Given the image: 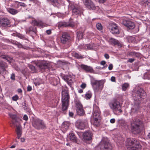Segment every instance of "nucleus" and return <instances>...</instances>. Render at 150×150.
<instances>
[{
    "label": "nucleus",
    "instance_id": "1",
    "mask_svg": "<svg viewBox=\"0 0 150 150\" xmlns=\"http://www.w3.org/2000/svg\"><path fill=\"white\" fill-rule=\"evenodd\" d=\"M133 100L139 103H140L146 96V93L144 89L139 87H136L134 90V92L132 94Z\"/></svg>",
    "mask_w": 150,
    "mask_h": 150
},
{
    "label": "nucleus",
    "instance_id": "2",
    "mask_svg": "<svg viewBox=\"0 0 150 150\" xmlns=\"http://www.w3.org/2000/svg\"><path fill=\"white\" fill-rule=\"evenodd\" d=\"M126 143L130 146L127 148L128 150H140L142 146L139 141L137 139L133 138L127 139Z\"/></svg>",
    "mask_w": 150,
    "mask_h": 150
},
{
    "label": "nucleus",
    "instance_id": "3",
    "mask_svg": "<svg viewBox=\"0 0 150 150\" xmlns=\"http://www.w3.org/2000/svg\"><path fill=\"white\" fill-rule=\"evenodd\" d=\"M62 110H67L69 105L70 96L68 91L64 89L62 92Z\"/></svg>",
    "mask_w": 150,
    "mask_h": 150
},
{
    "label": "nucleus",
    "instance_id": "4",
    "mask_svg": "<svg viewBox=\"0 0 150 150\" xmlns=\"http://www.w3.org/2000/svg\"><path fill=\"white\" fill-rule=\"evenodd\" d=\"M143 124L142 122L139 119L133 120L131 123V128L132 132L134 134H137L140 132V127Z\"/></svg>",
    "mask_w": 150,
    "mask_h": 150
},
{
    "label": "nucleus",
    "instance_id": "5",
    "mask_svg": "<svg viewBox=\"0 0 150 150\" xmlns=\"http://www.w3.org/2000/svg\"><path fill=\"white\" fill-rule=\"evenodd\" d=\"M31 122L33 126L38 130L42 129L47 128L43 121L38 118H32Z\"/></svg>",
    "mask_w": 150,
    "mask_h": 150
},
{
    "label": "nucleus",
    "instance_id": "6",
    "mask_svg": "<svg viewBox=\"0 0 150 150\" xmlns=\"http://www.w3.org/2000/svg\"><path fill=\"white\" fill-rule=\"evenodd\" d=\"M104 81L103 80H93L91 82L93 89L95 92H98L101 91L103 87Z\"/></svg>",
    "mask_w": 150,
    "mask_h": 150
},
{
    "label": "nucleus",
    "instance_id": "7",
    "mask_svg": "<svg viewBox=\"0 0 150 150\" xmlns=\"http://www.w3.org/2000/svg\"><path fill=\"white\" fill-rule=\"evenodd\" d=\"M98 147L100 150H111L112 146L107 138H103L100 143Z\"/></svg>",
    "mask_w": 150,
    "mask_h": 150
},
{
    "label": "nucleus",
    "instance_id": "8",
    "mask_svg": "<svg viewBox=\"0 0 150 150\" xmlns=\"http://www.w3.org/2000/svg\"><path fill=\"white\" fill-rule=\"evenodd\" d=\"M60 40L61 43L65 45L67 47H69L71 45V37L69 34L67 32L62 33L61 37Z\"/></svg>",
    "mask_w": 150,
    "mask_h": 150
},
{
    "label": "nucleus",
    "instance_id": "9",
    "mask_svg": "<svg viewBox=\"0 0 150 150\" xmlns=\"http://www.w3.org/2000/svg\"><path fill=\"white\" fill-rule=\"evenodd\" d=\"M109 105L113 111H119L120 113L122 112L121 110V105L119 101L115 100L113 102L110 103Z\"/></svg>",
    "mask_w": 150,
    "mask_h": 150
},
{
    "label": "nucleus",
    "instance_id": "10",
    "mask_svg": "<svg viewBox=\"0 0 150 150\" xmlns=\"http://www.w3.org/2000/svg\"><path fill=\"white\" fill-rule=\"evenodd\" d=\"M76 107L77 114L79 116H83L85 114V111L82 105L79 100L75 101Z\"/></svg>",
    "mask_w": 150,
    "mask_h": 150
},
{
    "label": "nucleus",
    "instance_id": "11",
    "mask_svg": "<svg viewBox=\"0 0 150 150\" xmlns=\"http://www.w3.org/2000/svg\"><path fill=\"white\" fill-rule=\"evenodd\" d=\"M88 125L87 121L86 120H79L77 121L75 123L76 127L80 129H83Z\"/></svg>",
    "mask_w": 150,
    "mask_h": 150
},
{
    "label": "nucleus",
    "instance_id": "12",
    "mask_svg": "<svg viewBox=\"0 0 150 150\" xmlns=\"http://www.w3.org/2000/svg\"><path fill=\"white\" fill-rule=\"evenodd\" d=\"M122 24L127 27L128 29L132 30L135 27L134 23L130 20H123Z\"/></svg>",
    "mask_w": 150,
    "mask_h": 150
},
{
    "label": "nucleus",
    "instance_id": "13",
    "mask_svg": "<svg viewBox=\"0 0 150 150\" xmlns=\"http://www.w3.org/2000/svg\"><path fill=\"white\" fill-rule=\"evenodd\" d=\"M100 111L99 108L95 106L93 108V112L92 114V116L93 119H100Z\"/></svg>",
    "mask_w": 150,
    "mask_h": 150
},
{
    "label": "nucleus",
    "instance_id": "14",
    "mask_svg": "<svg viewBox=\"0 0 150 150\" xmlns=\"http://www.w3.org/2000/svg\"><path fill=\"white\" fill-rule=\"evenodd\" d=\"M10 24V20L7 18L3 17L0 18V25L1 26L7 27Z\"/></svg>",
    "mask_w": 150,
    "mask_h": 150
},
{
    "label": "nucleus",
    "instance_id": "15",
    "mask_svg": "<svg viewBox=\"0 0 150 150\" xmlns=\"http://www.w3.org/2000/svg\"><path fill=\"white\" fill-rule=\"evenodd\" d=\"M109 28L112 34H118L119 33L118 27L115 24L111 23L109 24Z\"/></svg>",
    "mask_w": 150,
    "mask_h": 150
},
{
    "label": "nucleus",
    "instance_id": "16",
    "mask_svg": "<svg viewBox=\"0 0 150 150\" xmlns=\"http://www.w3.org/2000/svg\"><path fill=\"white\" fill-rule=\"evenodd\" d=\"M93 134L90 131H86L83 133V137L84 140L90 141L92 139Z\"/></svg>",
    "mask_w": 150,
    "mask_h": 150
},
{
    "label": "nucleus",
    "instance_id": "17",
    "mask_svg": "<svg viewBox=\"0 0 150 150\" xmlns=\"http://www.w3.org/2000/svg\"><path fill=\"white\" fill-rule=\"evenodd\" d=\"M84 4L89 9L94 10L96 9V6L91 0H86Z\"/></svg>",
    "mask_w": 150,
    "mask_h": 150
},
{
    "label": "nucleus",
    "instance_id": "18",
    "mask_svg": "<svg viewBox=\"0 0 150 150\" xmlns=\"http://www.w3.org/2000/svg\"><path fill=\"white\" fill-rule=\"evenodd\" d=\"M49 64L45 62H42L38 65V67L41 69H48L49 71L52 69V68H50Z\"/></svg>",
    "mask_w": 150,
    "mask_h": 150
},
{
    "label": "nucleus",
    "instance_id": "19",
    "mask_svg": "<svg viewBox=\"0 0 150 150\" xmlns=\"http://www.w3.org/2000/svg\"><path fill=\"white\" fill-rule=\"evenodd\" d=\"M9 115L13 120L12 121L13 125L14 126H16V123L18 122L20 120L19 118L15 114H9Z\"/></svg>",
    "mask_w": 150,
    "mask_h": 150
},
{
    "label": "nucleus",
    "instance_id": "20",
    "mask_svg": "<svg viewBox=\"0 0 150 150\" xmlns=\"http://www.w3.org/2000/svg\"><path fill=\"white\" fill-rule=\"evenodd\" d=\"M16 131L17 134V137L18 139H19L22 133V127L20 125H19L18 126L16 125Z\"/></svg>",
    "mask_w": 150,
    "mask_h": 150
},
{
    "label": "nucleus",
    "instance_id": "21",
    "mask_svg": "<svg viewBox=\"0 0 150 150\" xmlns=\"http://www.w3.org/2000/svg\"><path fill=\"white\" fill-rule=\"evenodd\" d=\"M81 67L87 72L91 73L94 71L93 69L90 66L82 64L81 65Z\"/></svg>",
    "mask_w": 150,
    "mask_h": 150
},
{
    "label": "nucleus",
    "instance_id": "22",
    "mask_svg": "<svg viewBox=\"0 0 150 150\" xmlns=\"http://www.w3.org/2000/svg\"><path fill=\"white\" fill-rule=\"evenodd\" d=\"M26 32L27 34H29L31 32H33L36 35L37 32L36 28L34 26H31L26 30Z\"/></svg>",
    "mask_w": 150,
    "mask_h": 150
},
{
    "label": "nucleus",
    "instance_id": "23",
    "mask_svg": "<svg viewBox=\"0 0 150 150\" xmlns=\"http://www.w3.org/2000/svg\"><path fill=\"white\" fill-rule=\"evenodd\" d=\"M110 42L112 45L114 46L116 45L119 47H122L121 44L120 43L119 41L116 39L111 38L110 40Z\"/></svg>",
    "mask_w": 150,
    "mask_h": 150
},
{
    "label": "nucleus",
    "instance_id": "24",
    "mask_svg": "<svg viewBox=\"0 0 150 150\" xmlns=\"http://www.w3.org/2000/svg\"><path fill=\"white\" fill-rule=\"evenodd\" d=\"M71 8L73 14L78 15L81 13V10L78 7H76L74 5H72Z\"/></svg>",
    "mask_w": 150,
    "mask_h": 150
},
{
    "label": "nucleus",
    "instance_id": "25",
    "mask_svg": "<svg viewBox=\"0 0 150 150\" xmlns=\"http://www.w3.org/2000/svg\"><path fill=\"white\" fill-rule=\"evenodd\" d=\"M7 63L3 61H0V68L2 70L3 72L6 71V69L8 67Z\"/></svg>",
    "mask_w": 150,
    "mask_h": 150
},
{
    "label": "nucleus",
    "instance_id": "26",
    "mask_svg": "<svg viewBox=\"0 0 150 150\" xmlns=\"http://www.w3.org/2000/svg\"><path fill=\"white\" fill-rule=\"evenodd\" d=\"M69 139L71 141L78 143L79 140L76 137L75 134L73 133H70L69 134Z\"/></svg>",
    "mask_w": 150,
    "mask_h": 150
},
{
    "label": "nucleus",
    "instance_id": "27",
    "mask_svg": "<svg viewBox=\"0 0 150 150\" xmlns=\"http://www.w3.org/2000/svg\"><path fill=\"white\" fill-rule=\"evenodd\" d=\"M147 72L144 74L143 78L144 79H150V69H146Z\"/></svg>",
    "mask_w": 150,
    "mask_h": 150
},
{
    "label": "nucleus",
    "instance_id": "28",
    "mask_svg": "<svg viewBox=\"0 0 150 150\" xmlns=\"http://www.w3.org/2000/svg\"><path fill=\"white\" fill-rule=\"evenodd\" d=\"M8 12L12 15H14L17 13L19 11L14 8H9L7 9Z\"/></svg>",
    "mask_w": 150,
    "mask_h": 150
},
{
    "label": "nucleus",
    "instance_id": "29",
    "mask_svg": "<svg viewBox=\"0 0 150 150\" xmlns=\"http://www.w3.org/2000/svg\"><path fill=\"white\" fill-rule=\"evenodd\" d=\"M70 123L68 122H64L63 123L62 125V128L64 130H67L69 128Z\"/></svg>",
    "mask_w": 150,
    "mask_h": 150
},
{
    "label": "nucleus",
    "instance_id": "30",
    "mask_svg": "<svg viewBox=\"0 0 150 150\" xmlns=\"http://www.w3.org/2000/svg\"><path fill=\"white\" fill-rule=\"evenodd\" d=\"M129 55L134 58L135 57L139 58L140 56V54L139 53L135 52H130L129 53Z\"/></svg>",
    "mask_w": 150,
    "mask_h": 150
},
{
    "label": "nucleus",
    "instance_id": "31",
    "mask_svg": "<svg viewBox=\"0 0 150 150\" xmlns=\"http://www.w3.org/2000/svg\"><path fill=\"white\" fill-rule=\"evenodd\" d=\"M62 78L66 81H72V76L71 75H64L63 76Z\"/></svg>",
    "mask_w": 150,
    "mask_h": 150
},
{
    "label": "nucleus",
    "instance_id": "32",
    "mask_svg": "<svg viewBox=\"0 0 150 150\" xmlns=\"http://www.w3.org/2000/svg\"><path fill=\"white\" fill-rule=\"evenodd\" d=\"M73 56L78 59H81L83 58V57L81 55L77 52L73 53Z\"/></svg>",
    "mask_w": 150,
    "mask_h": 150
},
{
    "label": "nucleus",
    "instance_id": "33",
    "mask_svg": "<svg viewBox=\"0 0 150 150\" xmlns=\"http://www.w3.org/2000/svg\"><path fill=\"white\" fill-rule=\"evenodd\" d=\"M50 1L54 6H56L59 4L58 0H48Z\"/></svg>",
    "mask_w": 150,
    "mask_h": 150
},
{
    "label": "nucleus",
    "instance_id": "34",
    "mask_svg": "<svg viewBox=\"0 0 150 150\" xmlns=\"http://www.w3.org/2000/svg\"><path fill=\"white\" fill-rule=\"evenodd\" d=\"M77 36L78 38V39L79 40L80 39H82L83 38V33L80 31L77 32L76 33Z\"/></svg>",
    "mask_w": 150,
    "mask_h": 150
},
{
    "label": "nucleus",
    "instance_id": "35",
    "mask_svg": "<svg viewBox=\"0 0 150 150\" xmlns=\"http://www.w3.org/2000/svg\"><path fill=\"white\" fill-rule=\"evenodd\" d=\"M92 96V94L91 92L88 91V92L85 95V98L87 100L89 99Z\"/></svg>",
    "mask_w": 150,
    "mask_h": 150
},
{
    "label": "nucleus",
    "instance_id": "36",
    "mask_svg": "<svg viewBox=\"0 0 150 150\" xmlns=\"http://www.w3.org/2000/svg\"><path fill=\"white\" fill-rule=\"evenodd\" d=\"M94 119V121L93 122V125L97 127L99 125L100 121V119Z\"/></svg>",
    "mask_w": 150,
    "mask_h": 150
},
{
    "label": "nucleus",
    "instance_id": "37",
    "mask_svg": "<svg viewBox=\"0 0 150 150\" xmlns=\"http://www.w3.org/2000/svg\"><path fill=\"white\" fill-rule=\"evenodd\" d=\"M59 26L61 27H67V22H60L59 23Z\"/></svg>",
    "mask_w": 150,
    "mask_h": 150
},
{
    "label": "nucleus",
    "instance_id": "38",
    "mask_svg": "<svg viewBox=\"0 0 150 150\" xmlns=\"http://www.w3.org/2000/svg\"><path fill=\"white\" fill-rule=\"evenodd\" d=\"M75 26V24L74 22L72 21H69L67 22V27H71L73 28Z\"/></svg>",
    "mask_w": 150,
    "mask_h": 150
},
{
    "label": "nucleus",
    "instance_id": "39",
    "mask_svg": "<svg viewBox=\"0 0 150 150\" xmlns=\"http://www.w3.org/2000/svg\"><path fill=\"white\" fill-rule=\"evenodd\" d=\"M15 35L20 39L24 40H25L26 39V38L24 35L20 33H16Z\"/></svg>",
    "mask_w": 150,
    "mask_h": 150
},
{
    "label": "nucleus",
    "instance_id": "40",
    "mask_svg": "<svg viewBox=\"0 0 150 150\" xmlns=\"http://www.w3.org/2000/svg\"><path fill=\"white\" fill-rule=\"evenodd\" d=\"M129 86V85L127 83H125L123 84L122 86V88L123 91H125L127 88Z\"/></svg>",
    "mask_w": 150,
    "mask_h": 150
},
{
    "label": "nucleus",
    "instance_id": "41",
    "mask_svg": "<svg viewBox=\"0 0 150 150\" xmlns=\"http://www.w3.org/2000/svg\"><path fill=\"white\" fill-rule=\"evenodd\" d=\"M127 41L129 42H131L134 40V38L133 37L129 36L126 38Z\"/></svg>",
    "mask_w": 150,
    "mask_h": 150
},
{
    "label": "nucleus",
    "instance_id": "42",
    "mask_svg": "<svg viewBox=\"0 0 150 150\" xmlns=\"http://www.w3.org/2000/svg\"><path fill=\"white\" fill-rule=\"evenodd\" d=\"M97 28L99 30H101L102 29V26L101 23H98L96 25Z\"/></svg>",
    "mask_w": 150,
    "mask_h": 150
},
{
    "label": "nucleus",
    "instance_id": "43",
    "mask_svg": "<svg viewBox=\"0 0 150 150\" xmlns=\"http://www.w3.org/2000/svg\"><path fill=\"white\" fill-rule=\"evenodd\" d=\"M15 3L16 4H17V3H19L20 6H22V7H25L27 6V5H26V4L24 3L21 2H18L17 1H15Z\"/></svg>",
    "mask_w": 150,
    "mask_h": 150
},
{
    "label": "nucleus",
    "instance_id": "44",
    "mask_svg": "<svg viewBox=\"0 0 150 150\" xmlns=\"http://www.w3.org/2000/svg\"><path fill=\"white\" fill-rule=\"evenodd\" d=\"M139 108V105L138 104H135L133 106L132 108H133L134 109L138 110Z\"/></svg>",
    "mask_w": 150,
    "mask_h": 150
},
{
    "label": "nucleus",
    "instance_id": "45",
    "mask_svg": "<svg viewBox=\"0 0 150 150\" xmlns=\"http://www.w3.org/2000/svg\"><path fill=\"white\" fill-rule=\"evenodd\" d=\"M8 56H6L5 55H2L0 56V58L3 59H6V60H7V62H10L9 61V60L8 59Z\"/></svg>",
    "mask_w": 150,
    "mask_h": 150
},
{
    "label": "nucleus",
    "instance_id": "46",
    "mask_svg": "<svg viewBox=\"0 0 150 150\" xmlns=\"http://www.w3.org/2000/svg\"><path fill=\"white\" fill-rule=\"evenodd\" d=\"M18 96L17 95H15L12 98V100L14 101H16L18 99Z\"/></svg>",
    "mask_w": 150,
    "mask_h": 150
},
{
    "label": "nucleus",
    "instance_id": "47",
    "mask_svg": "<svg viewBox=\"0 0 150 150\" xmlns=\"http://www.w3.org/2000/svg\"><path fill=\"white\" fill-rule=\"evenodd\" d=\"M32 23L34 25V26H38V21H37L36 20H33L32 21Z\"/></svg>",
    "mask_w": 150,
    "mask_h": 150
},
{
    "label": "nucleus",
    "instance_id": "48",
    "mask_svg": "<svg viewBox=\"0 0 150 150\" xmlns=\"http://www.w3.org/2000/svg\"><path fill=\"white\" fill-rule=\"evenodd\" d=\"M43 25V23L41 21H38V26L42 27Z\"/></svg>",
    "mask_w": 150,
    "mask_h": 150
},
{
    "label": "nucleus",
    "instance_id": "49",
    "mask_svg": "<svg viewBox=\"0 0 150 150\" xmlns=\"http://www.w3.org/2000/svg\"><path fill=\"white\" fill-rule=\"evenodd\" d=\"M86 47L87 49L88 50H92L93 49L92 46L90 44L87 45Z\"/></svg>",
    "mask_w": 150,
    "mask_h": 150
},
{
    "label": "nucleus",
    "instance_id": "50",
    "mask_svg": "<svg viewBox=\"0 0 150 150\" xmlns=\"http://www.w3.org/2000/svg\"><path fill=\"white\" fill-rule=\"evenodd\" d=\"M11 79L12 80H15V74L14 73H12L11 75Z\"/></svg>",
    "mask_w": 150,
    "mask_h": 150
},
{
    "label": "nucleus",
    "instance_id": "51",
    "mask_svg": "<svg viewBox=\"0 0 150 150\" xmlns=\"http://www.w3.org/2000/svg\"><path fill=\"white\" fill-rule=\"evenodd\" d=\"M138 110L134 109L133 108H131V113H137V111Z\"/></svg>",
    "mask_w": 150,
    "mask_h": 150
},
{
    "label": "nucleus",
    "instance_id": "52",
    "mask_svg": "<svg viewBox=\"0 0 150 150\" xmlns=\"http://www.w3.org/2000/svg\"><path fill=\"white\" fill-rule=\"evenodd\" d=\"M23 119L26 121H27L28 119V118L27 115H25L23 116Z\"/></svg>",
    "mask_w": 150,
    "mask_h": 150
},
{
    "label": "nucleus",
    "instance_id": "53",
    "mask_svg": "<svg viewBox=\"0 0 150 150\" xmlns=\"http://www.w3.org/2000/svg\"><path fill=\"white\" fill-rule=\"evenodd\" d=\"M135 60L134 58H129L128 59V62L130 63H132Z\"/></svg>",
    "mask_w": 150,
    "mask_h": 150
},
{
    "label": "nucleus",
    "instance_id": "54",
    "mask_svg": "<svg viewBox=\"0 0 150 150\" xmlns=\"http://www.w3.org/2000/svg\"><path fill=\"white\" fill-rule=\"evenodd\" d=\"M113 65L112 64H109L108 68L109 70H112L113 68Z\"/></svg>",
    "mask_w": 150,
    "mask_h": 150
},
{
    "label": "nucleus",
    "instance_id": "55",
    "mask_svg": "<svg viewBox=\"0 0 150 150\" xmlns=\"http://www.w3.org/2000/svg\"><path fill=\"white\" fill-rule=\"evenodd\" d=\"M86 86V84L85 83H82L80 86V87L83 89L85 88Z\"/></svg>",
    "mask_w": 150,
    "mask_h": 150
},
{
    "label": "nucleus",
    "instance_id": "56",
    "mask_svg": "<svg viewBox=\"0 0 150 150\" xmlns=\"http://www.w3.org/2000/svg\"><path fill=\"white\" fill-rule=\"evenodd\" d=\"M97 1H98L99 3H104L106 0H96Z\"/></svg>",
    "mask_w": 150,
    "mask_h": 150
},
{
    "label": "nucleus",
    "instance_id": "57",
    "mask_svg": "<svg viewBox=\"0 0 150 150\" xmlns=\"http://www.w3.org/2000/svg\"><path fill=\"white\" fill-rule=\"evenodd\" d=\"M111 80L112 81L115 82L116 81L115 78L114 76H112L111 78Z\"/></svg>",
    "mask_w": 150,
    "mask_h": 150
},
{
    "label": "nucleus",
    "instance_id": "58",
    "mask_svg": "<svg viewBox=\"0 0 150 150\" xmlns=\"http://www.w3.org/2000/svg\"><path fill=\"white\" fill-rule=\"evenodd\" d=\"M31 90H32L31 87L30 86L28 85V86L27 87V91H31Z\"/></svg>",
    "mask_w": 150,
    "mask_h": 150
},
{
    "label": "nucleus",
    "instance_id": "59",
    "mask_svg": "<svg viewBox=\"0 0 150 150\" xmlns=\"http://www.w3.org/2000/svg\"><path fill=\"white\" fill-rule=\"evenodd\" d=\"M115 119L114 118H112L110 120V122L111 123H114L115 122Z\"/></svg>",
    "mask_w": 150,
    "mask_h": 150
},
{
    "label": "nucleus",
    "instance_id": "60",
    "mask_svg": "<svg viewBox=\"0 0 150 150\" xmlns=\"http://www.w3.org/2000/svg\"><path fill=\"white\" fill-rule=\"evenodd\" d=\"M46 33L48 35H50V34H51V30H47L46 31Z\"/></svg>",
    "mask_w": 150,
    "mask_h": 150
},
{
    "label": "nucleus",
    "instance_id": "61",
    "mask_svg": "<svg viewBox=\"0 0 150 150\" xmlns=\"http://www.w3.org/2000/svg\"><path fill=\"white\" fill-rule=\"evenodd\" d=\"M106 62L104 61H102L100 62V64L102 65H104L106 64Z\"/></svg>",
    "mask_w": 150,
    "mask_h": 150
},
{
    "label": "nucleus",
    "instance_id": "62",
    "mask_svg": "<svg viewBox=\"0 0 150 150\" xmlns=\"http://www.w3.org/2000/svg\"><path fill=\"white\" fill-rule=\"evenodd\" d=\"M104 57H105L107 59H108L109 58V56L107 54H104Z\"/></svg>",
    "mask_w": 150,
    "mask_h": 150
},
{
    "label": "nucleus",
    "instance_id": "63",
    "mask_svg": "<svg viewBox=\"0 0 150 150\" xmlns=\"http://www.w3.org/2000/svg\"><path fill=\"white\" fill-rule=\"evenodd\" d=\"M69 115L70 117H72L74 115V113L69 111Z\"/></svg>",
    "mask_w": 150,
    "mask_h": 150
},
{
    "label": "nucleus",
    "instance_id": "64",
    "mask_svg": "<svg viewBox=\"0 0 150 150\" xmlns=\"http://www.w3.org/2000/svg\"><path fill=\"white\" fill-rule=\"evenodd\" d=\"M17 46L19 48H22L23 47V46L22 45V44L19 42H18V45H17Z\"/></svg>",
    "mask_w": 150,
    "mask_h": 150
}]
</instances>
